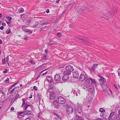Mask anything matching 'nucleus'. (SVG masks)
I'll use <instances>...</instances> for the list:
<instances>
[{
  "label": "nucleus",
  "mask_w": 120,
  "mask_h": 120,
  "mask_svg": "<svg viewBox=\"0 0 120 120\" xmlns=\"http://www.w3.org/2000/svg\"><path fill=\"white\" fill-rule=\"evenodd\" d=\"M11 31V30L9 29H8L6 31V33L7 34H8L10 33Z\"/></svg>",
  "instance_id": "37"
},
{
  "label": "nucleus",
  "mask_w": 120,
  "mask_h": 120,
  "mask_svg": "<svg viewBox=\"0 0 120 120\" xmlns=\"http://www.w3.org/2000/svg\"><path fill=\"white\" fill-rule=\"evenodd\" d=\"M114 120H120V115L119 114L116 115Z\"/></svg>",
  "instance_id": "21"
},
{
  "label": "nucleus",
  "mask_w": 120,
  "mask_h": 120,
  "mask_svg": "<svg viewBox=\"0 0 120 120\" xmlns=\"http://www.w3.org/2000/svg\"><path fill=\"white\" fill-rule=\"evenodd\" d=\"M35 24L33 25V27L35 28L37 27V26L38 25L39 23L38 22H36L35 23Z\"/></svg>",
  "instance_id": "26"
},
{
  "label": "nucleus",
  "mask_w": 120,
  "mask_h": 120,
  "mask_svg": "<svg viewBox=\"0 0 120 120\" xmlns=\"http://www.w3.org/2000/svg\"><path fill=\"white\" fill-rule=\"evenodd\" d=\"M7 71L8 70L7 69H6L5 70V71H3V73H6L7 72Z\"/></svg>",
  "instance_id": "48"
},
{
  "label": "nucleus",
  "mask_w": 120,
  "mask_h": 120,
  "mask_svg": "<svg viewBox=\"0 0 120 120\" xmlns=\"http://www.w3.org/2000/svg\"><path fill=\"white\" fill-rule=\"evenodd\" d=\"M47 71H46L45 73H43V74H42V75H45L47 73Z\"/></svg>",
  "instance_id": "62"
},
{
  "label": "nucleus",
  "mask_w": 120,
  "mask_h": 120,
  "mask_svg": "<svg viewBox=\"0 0 120 120\" xmlns=\"http://www.w3.org/2000/svg\"><path fill=\"white\" fill-rule=\"evenodd\" d=\"M76 119L77 120H84V119L82 117L78 115H76Z\"/></svg>",
  "instance_id": "22"
},
{
  "label": "nucleus",
  "mask_w": 120,
  "mask_h": 120,
  "mask_svg": "<svg viewBox=\"0 0 120 120\" xmlns=\"http://www.w3.org/2000/svg\"><path fill=\"white\" fill-rule=\"evenodd\" d=\"M15 86V85L14 84L13 85H12L11 86V87H10V89H12V88L14 87Z\"/></svg>",
  "instance_id": "55"
},
{
  "label": "nucleus",
  "mask_w": 120,
  "mask_h": 120,
  "mask_svg": "<svg viewBox=\"0 0 120 120\" xmlns=\"http://www.w3.org/2000/svg\"><path fill=\"white\" fill-rule=\"evenodd\" d=\"M58 102L57 101H55L53 102V105L56 108H58L59 107L58 105Z\"/></svg>",
  "instance_id": "16"
},
{
  "label": "nucleus",
  "mask_w": 120,
  "mask_h": 120,
  "mask_svg": "<svg viewBox=\"0 0 120 120\" xmlns=\"http://www.w3.org/2000/svg\"><path fill=\"white\" fill-rule=\"evenodd\" d=\"M30 22V20H29L27 21V24H28V25H29V24Z\"/></svg>",
  "instance_id": "59"
},
{
  "label": "nucleus",
  "mask_w": 120,
  "mask_h": 120,
  "mask_svg": "<svg viewBox=\"0 0 120 120\" xmlns=\"http://www.w3.org/2000/svg\"><path fill=\"white\" fill-rule=\"evenodd\" d=\"M33 89L34 90H35L36 91L38 89V88L37 87H36L35 86H34V87Z\"/></svg>",
  "instance_id": "46"
},
{
  "label": "nucleus",
  "mask_w": 120,
  "mask_h": 120,
  "mask_svg": "<svg viewBox=\"0 0 120 120\" xmlns=\"http://www.w3.org/2000/svg\"><path fill=\"white\" fill-rule=\"evenodd\" d=\"M19 86H18L17 87H16L15 88H19ZM15 88H14V89H13L11 90V91L10 92V93H9L10 94H11V93H12L13 91H14V90H15Z\"/></svg>",
  "instance_id": "35"
},
{
  "label": "nucleus",
  "mask_w": 120,
  "mask_h": 120,
  "mask_svg": "<svg viewBox=\"0 0 120 120\" xmlns=\"http://www.w3.org/2000/svg\"><path fill=\"white\" fill-rule=\"evenodd\" d=\"M49 88H53V86L51 83H50L49 84Z\"/></svg>",
  "instance_id": "38"
},
{
  "label": "nucleus",
  "mask_w": 120,
  "mask_h": 120,
  "mask_svg": "<svg viewBox=\"0 0 120 120\" xmlns=\"http://www.w3.org/2000/svg\"><path fill=\"white\" fill-rule=\"evenodd\" d=\"M80 90L78 89H75L73 91V93L74 94H75L76 96L80 95Z\"/></svg>",
  "instance_id": "7"
},
{
  "label": "nucleus",
  "mask_w": 120,
  "mask_h": 120,
  "mask_svg": "<svg viewBox=\"0 0 120 120\" xmlns=\"http://www.w3.org/2000/svg\"><path fill=\"white\" fill-rule=\"evenodd\" d=\"M89 79L90 80V81H91V83L92 84H94V85H95L96 84V82L94 79L92 78H89Z\"/></svg>",
  "instance_id": "19"
},
{
  "label": "nucleus",
  "mask_w": 120,
  "mask_h": 120,
  "mask_svg": "<svg viewBox=\"0 0 120 120\" xmlns=\"http://www.w3.org/2000/svg\"><path fill=\"white\" fill-rule=\"evenodd\" d=\"M98 64H94L92 67V71H94L98 67Z\"/></svg>",
  "instance_id": "17"
},
{
  "label": "nucleus",
  "mask_w": 120,
  "mask_h": 120,
  "mask_svg": "<svg viewBox=\"0 0 120 120\" xmlns=\"http://www.w3.org/2000/svg\"><path fill=\"white\" fill-rule=\"evenodd\" d=\"M29 107L31 109H32L33 108L32 105H28L26 103L24 107V109L25 110H26L27 109V108H28V107Z\"/></svg>",
  "instance_id": "15"
},
{
  "label": "nucleus",
  "mask_w": 120,
  "mask_h": 120,
  "mask_svg": "<svg viewBox=\"0 0 120 120\" xmlns=\"http://www.w3.org/2000/svg\"><path fill=\"white\" fill-rule=\"evenodd\" d=\"M54 120H58V119L56 117H55L54 119Z\"/></svg>",
  "instance_id": "58"
},
{
  "label": "nucleus",
  "mask_w": 120,
  "mask_h": 120,
  "mask_svg": "<svg viewBox=\"0 0 120 120\" xmlns=\"http://www.w3.org/2000/svg\"><path fill=\"white\" fill-rule=\"evenodd\" d=\"M75 8H77L78 9H77V11H83L85 8L83 6H79V7L76 6L75 7Z\"/></svg>",
  "instance_id": "12"
},
{
  "label": "nucleus",
  "mask_w": 120,
  "mask_h": 120,
  "mask_svg": "<svg viewBox=\"0 0 120 120\" xmlns=\"http://www.w3.org/2000/svg\"><path fill=\"white\" fill-rule=\"evenodd\" d=\"M33 115L32 113H30L29 115V118L30 119L32 118L33 117Z\"/></svg>",
  "instance_id": "36"
},
{
  "label": "nucleus",
  "mask_w": 120,
  "mask_h": 120,
  "mask_svg": "<svg viewBox=\"0 0 120 120\" xmlns=\"http://www.w3.org/2000/svg\"><path fill=\"white\" fill-rule=\"evenodd\" d=\"M31 112L30 111H29L26 110L24 112V114L25 115H29L30 113Z\"/></svg>",
  "instance_id": "24"
},
{
  "label": "nucleus",
  "mask_w": 120,
  "mask_h": 120,
  "mask_svg": "<svg viewBox=\"0 0 120 120\" xmlns=\"http://www.w3.org/2000/svg\"><path fill=\"white\" fill-rule=\"evenodd\" d=\"M46 26H45L44 27H42V28H41L40 30V31H41L43 29H44L45 28H46Z\"/></svg>",
  "instance_id": "54"
},
{
  "label": "nucleus",
  "mask_w": 120,
  "mask_h": 120,
  "mask_svg": "<svg viewBox=\"0 0 120 120\" xmlns=\"http://www.w3.org/2000/svg\"><path fill=\"white\" fill-rule=\"evenodd\" d=\"M45 25H47V24H49V22H44Z\"/></svg>",
  "instance_id": "56"
},
{
  "label": "nucleus",
  "mask_w": 120,
  "mask_h": 120,
  "mask_svg": "<svg viewBox=\"0 0 120 120\" xmlns=\"http://www.w3.org/2000/svg\"><path fill=\"white\" fill-rule=\"evenodd\" d=\"M70 73V72H68L67 71H64L63 73L64 75L62 77V80L64 81L67 80L69 78V75Z\"/></svg>",
  "instance_id": "2"
},
{
  "label": "nucleus",
  "mask_w": 120,
  "mask_h": 120,
  "mask_svg": "<svg viewBox=\"0 0 120 120\" xmlns=\"http://www.w3.org/2000/svg\"><path fill=\"white\" fill-rule=\"evenodd\" d=\"M24 112H18L17 113L18 115L17 118H20L22 117H23V116L21 114L23 113Z\"/></svg>",
  "instance_id": "14"
},
{
  "label": "nucleus",
  "mask_w": 120,
  "mask_h": 120,
  "mask_svg": "<svg viewBox=\"0 0 120 120\" xmlns=\"http://www.w3.org/2000/svg\"><path fill=\"white\" fill-rule=\"evenodd\" d=\"M2 64H5V58H3L2 60Z\"/></svg>",
  "instance_id": "42"
},
{
  "label": "nucleus",
  "mask_w": 120,
  "mask_h": 120,
  "mask_svg": "<svg viewBox=\"0 0 120 120\" xmlns=\"http://www.w3.org/2000/svg\"><path fill=\"white\" fill-rule=\"evenodd\" d=\"M46 12L47 13H48L49 12V9H47L46 11Z\"/></svg>",
  "instance_id": "57"
},
{
  "label": "nucleus",
  "mask_w": 120,
  "mask_h": 120,
  "mask_svg": "<svg viewBox=\"0 0 120 120\" xmlns=\"http://www.w3.org/2000/svg\"><path fill=\"white\" fill-rule=\"evenodd\" d=\"M58 101L59 103L61 104H64L66 101L65 99L61 96H60L58 98Z\"/></svg>",
  "instance_id": "5"
},
{
  "label": "nucleus",
  "mask_w": 120,
  "mask_h": 120,
  "mask_svg": "<svg viewBox=\"0 0 120 120\" xmlns=\"http://www.w3.org/2000/svg\"><path fill=\"white\" fill-rule=\"evenodd\" d=\"M82 112V108L81 106L79 107H77L76 108H75V112H77L78 113H80Z\"/></svg>",
  "instance_id": "11"
},
{
  "label": "nucleus",
  "mask_w": 120,
  "mask_h": 120,
  "mask_svg": "<svg viewBox=\"0 0 120 120\" xmlns=\"http://www.w3.org/2000/svg\"><path fill=\"white\" fill-rule=\"evenodd\" d=\"M55 42L53 41H51L50 42L49 44V45H52V44H54L55 43Z\"/></svg>",
  "instance_id": "40"
},
{
  "label": "nucleus",
  "mask_w": 120,
  "mask_h": 120,
  "mask_svg": "<svg viewBox=\"0 0 120 120\" xmlns=\"http://www.w3.org/2000/svg\"><path fill=\"white\" fill-rule=\"evenodd\" d=\"M73 75L74 78L77 79L79 77V75L78 72L77 71H73Z\"/></svg>",
  "instance_id": "10"
},
{
  "label": "nucleus",
  "mask_w": 120,
  "mask_h": 120,
  "mask_svg": "<svg viewBox=\"0 0 120 120\" xmlns=\"http://www.w3.org/2000/svg\"><path fill=\"white\" fill-rule=\"evenodd\" d=\"M96 120H102L101 118H98L97 119H96Z\"/></svg>",
  "instance_id": "61"
},
{
  "label": "nucleus",
  "mask_w": 120,
  "mask_h": 120,
  "mask_svg": "<svg viewBox=\"0 0 120 120\" xmlns=\"http://www.w3.org/2000/svg\"><path fill=\"white\" fill-rule=\"evenodd\" d=\"M25 120H30V119L29 118H27L25 119Z\"/></svg>",
  "instance_id": "64"
},
{
  "label": "nucleus",
  "mask_w": 120,
  "mask_h": 120,
  "mask_svg": "<svg viewBox=\"0 0 120 120\" xmlns=\"http://www.w3.org/2000/svg\"><path fill=\"white\" fill-rule=\"evenodd\" d=\"M88 78L86 73L84 71H82L79 76V80L82 81H84L86 79Z\"/></svg>",
  "instance_id": "1"
},
{
  "label": "nucleus",
  "mask_w": 120,
  "mask_h": 120,
  "mask_svg": "<svg viewBox=\"0 0 120 120\" xmlns=\"http://www.w3.org/2000/svg\"><path fill=\"white\" fill-rule=\"evenodd\" d=\"M14 110V109L13 107H11L10 109V110L12 111H13Z\"/></svg>",
  "instance_id": "51"
},
{
  "label": "nucleus",
  "mask_w": 120,
  "mask_h": 120,
  "mask_svg": "<svg viewBox=\"0 0 120 120\" xmlns=\"http://www.w3.org/2000/svg\"><path fill=\"white\" fill-rule=\"evenodd\" d=\"M61 34L59 33H57V35L59 37H61Z\"/></svg>",
  "instance_id": "49"
},
{
  "label": "nucleus",
  "mask_w": 120,
  "mask_h": 120,
  "mask_svg": "<svg viewBox=\"0 0 120 120\" xmlns=\"http://www.w3.org/2000/svg\"><path fill=\"white\" fill-rule=\"evenodd\" d=\"M53 114H54V115H55L56 116H57L58 117V118L59 119L60 118V116L57 113H53Z\"/></svg>",
  "instance_id": "34"
},
{
  "label": "nucleus",
  "mask_w": 120,
  "mask_h": 120,
  "mask_svg": "<svg viewBox=\"0 0 120 120\" xmlns=\"http://www.w3.org/2000/svg\"><path fill=\"white\" fill-rule=\"evenodd\" d=\"M9 56L8 55L7 56V57H6V61L7 62H8L9 60Z\"/></svg>",
  "instance_id": "47"
},
{
  "label": "nucleus",
  "mask_w": 120,
  "mask_h": 120,
  "mask_svg": "<svg viewBox=\"0 0 120 120\" xmlns=\"http://www.w3.org/2000/svg\"><path fill=\"white\" fill-rule=\"evenodd\" d=\"M26 25H26H23L22 26V29L24 31V30H25V28L27 27H28L29 26L28 24H26Z\"/></svg>",
  "instance_id": "23"
},
{
  "label": "nucleus",
  "mask_w": 120,
  "mask_h": 120,
  "mask_svg": "<svg viewBox=\"0 0 120 120\" xmlns=\"http://www.w3.org/2000/svg\"><path fill=\"white\" fill-rule=\"evenodd\" d=\"M90 82L89 79V78H87L86 79V80L84 83L83 85L86 87L88 88L89 86Z\"/></svg>",
  "instance_id": "4"
},
{
  "label": "nucleus",
  "mask_w": 120,
  "mask_h": 120,
  "mask_svg": "<svg viewBox=\"0 0 120 120\" xmlns=\"http://www.w3.org/2000/svg\"><path fill=\"white\" fill-rule=\"evenodd\" d=\"M2 26H6V24L4 22L2 24Z\"/></svg>",
  "instance_id": "52"
},
{
  "label": "nucleus",
  "mask_w": 120,
  "mask_h": 120,
  "mask_svg": "<svg viewBox=\"0 0 120 120\" xmlns=\"http://www.w3.org/2000/svg\"><path fill=\"white\" fill-rule=\"evenodd\" d=\"M23 102L22 105V107H23L25 104V101H26V99L25 98H23L22 99Z\"/></svg>",
  "instance_id": "27"
},
{
  "label": "nucleus",
  "mask_w": 120,
  "mask_h": 120,
  "mask_svg": "<svg viewBox=\"0 0 120 120\" xmlns=\"http://www.w3.org/2000/svg\"><path fill=\"white\" fill-rule=\"evenodd\" d=\"M19 95L18 94H16L15 96L14 100H16L18 98H19Z\"/></svg>",
  "instance_id": "33"
},
{
  "label": "nucleus",
  "mask_w": 120,
  "mask_h": 120,
  "mask_svg": "<svg viewBox=\"0 0 120 120\" xmlns=\"http://www.w3.org/2000/svg\"><path fill=\"white\" fill-rule=\"evenodd\" d=\"M45 51L46 53H47L48 52V50L46 49H45Z\"/></svg>",
  "instance_id": "60"
},
{
  "label": "nucleus",
  "mask_w": 120,
  "mask_h": 120,
  "mask_svg": "<svg viewBox=\"0 0 120 120\" xmlns=\"http://www.w3.org/2000/svg\"><path fill=\"white\" fill-rule=\"evenodd\" d=\"M67 113L68 114H72L73 112V109L72 107L71 106H68L66 109Z\"/></svg>",
  "instance_id": "3"
},
{
  "label": "nucleus",
  "mask_w": 120,
  "mask_h": 120,
  "mask_svg": "<svg viewBox=\"0 0 120 120\" xmlns=\"http://www.w3.org/2000/svg\"><path fill=\"white\" fill-rule=\"evenodd\" d=\"M66 71H67L68 72H72L73 71L74 69L72 66L69 65L66 67Z\"/></svg>",
  "instance_id": "8"
},
{
  "label": "nucleus",
  "mask_w": 120,
  "mask_h": 120,
  "mask_svg": "<svg viewBox=\"0 0 120 120\" xmlns=\"http://www.w3.org/2000/svg\"><path fill=\"white\" fill-rule=\"evenodd\" d=\"M79 39H80L81 40V41L83 42H86L87 41L85 39L83 38H79Z\"/></svg>",
  "instance_id": "28"
},
{
  "label": "nucleus",
  "mask_w": 120,
  "mask_h": 120,
  "mask_svg": "<svg viewBox=\"0 0 120 120\" xmlns=\"http://www.w3.org/2000/svg\"><path fill=\"white\" fill-rule=\"evenodd\" d=\"M99 112H105V110L102 108H100L99 110Z\"/></svg>",
  "instance_id": "32"
},
{
  "label": "nucleus",
  "mask_w": 120,
  "mask_h": 120,
  "mask_svg": "<svg viewBox=\"0 0 120 120\" xmlns=\"http://www.w3.org/2000/svg\"><path fill=\"white\" fill-rule=\"evenodd\" d=\"M9 81V79L8 78H7V79L5 80V82H8Z\"/></svg>",
  "instance_id": "45"
},
{
  "label": "nucleus",
  "mask_w": 120,
  "mask_h": 120,
  "mask_svg": "<svg viewBox=\"0 0 120 120\" xmlns=\"http://www.w3.org/2000/svg\"><path fill=\"white\" fill-rule=\"evenodd\" d=\"M116 115L115 112H111L108 117L109 119V120H114Z\"/></svg>",
  "instance_id": "6"
},
{
  "label": "nucleus",
  "mask_w": 120,
  "mask_h": 120,
  "mask_svg": "<svg viewBox=\"0 0 120 120\" xmlns=\"http://www.w3.org/2000/svg\"><path fill=\"white\" fill-rule=\"evenodd\" d=\"M19 10L20 12L21 13H23L24 11V9L22 8H20L19 9Z\"/></svg>",
  "instance_id": "39"
},
{
  "label": "nucleus",
  "mask_w": 120,
  "mask_h": 120,
  "mask_svg": "<svg viewBox=\"0 0 120 120\" xmlns=\"http://www.w3.org/2000/svg\"><path fill=\"white\" fill-rule=\"evenodd\" d=\"M24 31L25 32H26L28 33H32V31L30 30H24Z\"/></svg>",
  "instance_id": "25"
},
{
  "label": "nucleus",
  "mask_w": 120,
  "mask_h": 120,
  "mask_svg": "<svg viewBox=\"0 0 120 120\" xmlns=\"http://www.w3.org/2000/svg\"><path fill=\"white\" fill-rule=\"evenodd\" d=\"M41 59L42 60H47L48 59L47 57L46 56H43L42 57Z\"/></svg>",
  "instance_id": "31"
},
{
  "label": "nucleus",
  "mask_w": 120,
  "mask_h": 120,
  "mask_svg": "<svg viewBox=\"0 0 120 120\" xmlns=\"http://www.w3.org/2000/svg\"><path fill=\"white\" fill-rule=\"evenodd\" d=\"M47 79L49 82L52 83L53 82V80L52 79L51 77L48 76L47 77Z\"/></svg>",
  "instance_id": "20"
},
{
  "label": "nucleus",
  "mask_w": 120,
  "mask_h": 120,
  "mask_svg": "<svg viewBox=\"0 0 120 120\" xmlns=\"http://www.w3.org/2000/svg\"><path fill=\"white\" fill-rule=\"evenodd\" d=\"M44 64H42V65H41V66H40L39 67L37 68H36V70L37 71H38L39 69H40L42 67H44Z\"/></svg>",
  "instance_id": "30"
},
{
  "label": "nucleus",
  "mask_w": 120,
  "mask_h": 120,
  "mask_svg": "<svg viewBox=\"0 0 120 120\" xmlns=\"http://www.w3.org/2000/svg\"><path fill=\"white\" fill-rule=\"evenodd\" d=\"M54 80L56 81L60 82L61 80V78L58 74L55 75L54 77Z\"/></svg>",
  "instance_id": "9"
},
{
  "label": "nucleus",
  "mask_w": 120,
  "mask_h": 120,
  "mask_svg": "<svg viewBox=\"0 0 120 120\" xmlns=\"http://www.w3.org/2000/svg\"><path fill=\"white\" fill-rule=\"evenodd\" d=\"M3 93V91L1 90H0V93Z\"/></svg>",
  "instance_id": "63"
},
{
  "label": "nucleus",
  "mask_w": 120,
  "mask_h": 120,
  "mask_svg": "<svg viewBox=\"0 0 120 120\" xmlns=\"http://www.w3.org/2000/svg\"><path fill=\"white\" fill-rule=\"evenodd\" d=\"M24 37H25L24 38V40H27L28 39V37L26 36H24Z\"/></svg>",
  "instance_id": "50"
},
{
  "label": "nucleus",
  "mask_w": 120,
  "mask_h": 120,
  "mask_svg": "<svg viewBox=\"0 0 120 120\" xmlns=\"http://www.w3.org/2000/svg\"><path fill=\"white\" fill-rule=\"evenodd\" d=\"M55 94L54 93H50V99L52 100L55 98Z\"/></svg>",
  "instance_id": "13"
},
{
  "label": "nucleus",
  "mask_w": 120,
  "mask_h": 120,
  "mask_svg": "<svg viewBox=\"0 0 120 120\" xmlns=\"http://www.w3.org/2000/svg\"><path fill=\"white\" fill-rule=\"evenodd\" d=\"M49 89L48 90V91L49 92L52 93V92L53 91V88H49Z\"/></svg>",
  "instance_id": "29"
},
{
  "label": "nucleus",
  "mask_w": 120,
  "mask_h": 120,
  "mask_svg": "<svg viewBox=\"0 0 120 120\" xmlns=\"http://www.w3.org/2000/svg\"><path fill=\"white\" fill-rule=\"evenodd\" d=\"M30 63H31L32 64H35V63H34V62L32 60H30Z\"/></svg>",
  "instance_id": "43"
},
{
  "label": "nucleus",
  "mask_w": 120,
  "mask_h": 120,
  "mask_svg": "<svg viewBox=\"0 0 120 120\" xmlns=\"http://www.w3.org/2000/svg\"><path fill=\"white\" fill-rule=\"evenodd\" d=\"M94 90L92 88H90L89 90V91L91 93H93L94 92Z\"/></svg>",
  "instance_id": "41"
},
{
  "label": "nucleus",
  "mask_w": 120,
  "mask_h": 120,
  "mask_svg": "<svg viewBox=\"0 0 120 120\" xmlns=\"http://www.w3.org/2000/svg\"><path fill=\"white\" fill-rule=\"evenodd\" d=\"M100 77L101 78L99 80L100 82H101V83H102L101 84H102L105 82L106 81V80L103 77Z\"/></svg>",
  "instance_id": "18"
},
{
  "label": "nucleus",
  "mask_w": 120,
  "mask_h": 120,
  "mask_svg": "<svg viewBox=\"0 0 120 120\" xmlns=\"http://www.w3.org/2000/svg\"><path fill=\"white\" fill-rule=\"evenodd\" d=\"M7 19L9 21H10L11 19L12 18L9 16H8L7 18Z\"/></svg>",
  "instance_id": "44"
},
{
  "label": "nucleus",
  "mask_w": 120,
  "mask_h": 120,
  "mask_svg": "<svg viewBox=\"0 0 120 120\" xmlns=\"http://www.w3.org/2000/svg\"><path fill=\"white\" fill-rule=\"evenodd\" d=\"M4 29V27L3 26H1L0 27V29L1 30H3Z\"/></svg>",
  "instance_id": "53"
}]
</instances>
